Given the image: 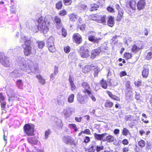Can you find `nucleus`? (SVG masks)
I'll list each match as a JSON object with an SVG mask.
<instances>
[{
	"instance_id": "c756f323",
	"label": "nucleus",
	"mask_w": 152,
	"mask_h": 152,
	"mask_svg": "<svg viewBox=\"0 0 152 152\" xmlns=\"http://www.w3.org/2000/svg\"><path fill=\"white\" fill-rule=\"evenodd\" d=\"M16 85L18 88L21 89H23V84L22 80H18L16 83Z\"/></svg>"
},
{
	"instance_id": "ea45409f",
	"label": "nucleus",
	"mask_w": 152,
	"mask_h": 152,
	"mask_svg": "<svg viewBox=\"0 0 152 152\" xmlns=\"http://www.w3.org/2000/svg\"><path fill=\"white\" fill-rule=\"evenodd\" d=\"M75 96L74 94H71L68 97V101L69 102L71 103L73 102L74 101Z\"/></svg>"
},
{
	"instance_id": "c9c22d12",
	"label": "nucleus",
	"mask_w": 152,
	"mask_h": 152,
	"mask_svg": "<svg viewBox=\"0 0 152 152\" xmlns=\"http://www.w3.org/2000/svg\"><path fill=\"white\" fill-rule=\"evenodd\" d=\"M123 57L126 60H127L131 58L132 57V54L130 53L126 52L124 53Z\"/></svg>"
},
{
	"instance_id": "7c9ffc66",
	"label": "nucleus",
	"mask_w": 152,
	"mask_h": 152,
	"mask_svg": "<svg viewBox=\"0 0 152 152\" xmlns=\"http://www.w3.org/2000/svg\"><path fill=\"white\" fill-rule=\"evenodd\" d=\"M136 2L134 0H132L130 1L129 5L133 10H136Z\"/></svg>"
},
{
	"instance_id": "2f4dec72",
	"label": "nucleus",
	"mask_w": 152,
	"mask_h": 152,
	"mask_svg": "<svg viewBox=\"0 0 152 152\" xmlns=\"http://www.w3.org/2000/svg\"><path fill=\"white\" fill-rule=\"evenodd\" d=\"M99 15L98 14H92L90 16V19L92 20L96 21L97 22V20L98 19Z\"/></svg>"
},
{
	"instance_id": "5701e85b",
	"label": "nucleus",
	"mask_w": 152,
	"mask_h": 152,
	"mask_svg": "<svg viewBox=\"0 0 152 152\" xmlns=\"http://www.w3.org/2000/svg\"><path fill=\"white\" fill-rule=\"evenodd\" d=\"M124 11H120L118 12V14L116 17V20L117 21H121L124 17Z\"/></svg>"
},
{
	"instance_id": "cd10ccee",
	"label": "nucleus",
	"mask_w": 152,
	"mask_h": 152,
	"mask_svg": "<svg viewBox=\"0 0 152 152\" xmlns=\"http://www.w3.org/2000/svg\"><path fill=\"white\" fill-rule=\"evenodd\" d=\"M54 38L53 37H50L47 40V44L48 46H50L51 45H54Z\"/></svg>"
},
{
	"instance_id": "7ed1b4c3",
	"label": "nucleus",
	"mask_w": 152,
	"mask_h": 152,
	"mask_svg": "<svg viewBox=\"0 0 152 152\" xmlns=\"http://www.w3.org/2000/svg\"><path fill=\"white\" fill-rule=\"evenodd\" d=\"M43 18L42 16L40 17L37 20L38 23L37 28L39 30L42 32L47 31L48 29V27L46 25V22L45 20H43Z\"/></svg>"
},
{
	"instance_id": "774afa93",
	"label": "nucleus",
	"mask_w": 152,
	"mask_h": 152,
	"mask_svg": "<svg viewBox=\"0 0 152 152\" xmlns=\"http://www.w3.org/2000/svg\"><path fill=\"white\" fill-rule=\"evenodd\" d=\"M85 25L84 24H82L80 26H79L78 28H79L81 30L83 31L85 29Z\"/></svg>"
},
{
	"instance_id": "bf43d9fd",
	"label": "nucleus",
	"mask_w": 152,
	"mask_h": 152,
	"mask_svg": "<svg viewBox=\"0 0 152 152\" xmlns=\"http://www.w3.org/2000/svg\"><path fill=\"white\" fill-rule=\"evenodd\" d=\"M5 98L2 93L0 92V102L4 101Z\"/></svg>"
},
{
	"instance_id": "37998d69",
	"label": "nucleus",
	"mask_w": 152,
	"mask_h": 152,
	"mask_svg": "<svg viewBox=\"0 0 152 152\" xmlns=\"http://www.w3.org/2000/svg\"><path fill=\"white\" fill-rule=\"evenodd\" d=\"M138 144L140 147L142 148L145 146V143L143 140H141L138 142Z\"/></svg>"
},
{
	"instance_id": "f704fd0d",
	"label": "nucleus",
	"mask_w": 152,
	"mask_h": 152,
	"mask_svg": "<svg viewBox=\"0 0 152 152\" xmlns=\"http://www.w3.org/2000/svg\"><path fill=\"white\" fill-rule=\"evenodd\" d=\"M68 58L71 60H74L76 59V55L75 53L74 52L70 53L68 56Z\"/></svg>"
},
{
	"instance_id": "9d476101",
	"label": "nucleus",
	"mask_w": 152,
	"mask_h": 152,
	"mask_svg": "<svg viewBox=\"0 0 152 152\" xmlns=\"http://www.w3.org/2000/svg\"><path fill=\"white\" fill-rule=\"evenodd\" d=\"M145 5L146 2L145 0H140L137 3V9L139 10H142L145 8Z\"/></svg>"
},
{
	"instance_id": "6e6d98bb",
	"label": "nucleus",
	"mask_w": 152,
	"mask_h": 152,
	"mask_svg": "<svg viewBox=\"0 0 152 152\" xmlns=\"http://www.w3.org/2000/svg\"><path fill=\"white\" fill-rule=\"evenodd\" d=\"M95 38L94 35H90L88 36V40L91 42H94Z\"/></svg>"
},
{
	"instance_id": "a18cd8bd",
	"label": "nucleus",
	"mask_w": 152,
	"mask_h": 152,
	"mask_svg": "<svg viewBox=\"0 0 152 152\" xmlns=\"http://www.w3.org/2000/svg\"><path fill=\"white\" fill-rule=\"evenodd\" d=\"M71 48L70 46L67 45L64 47V52L66 53H69L71 50Z\"/></svg>"
},
{
	"instance_id": "58836bf2",
	"label": "nucleus",
	"mask_w": 152,
	"mask_h": 152,
	"mask_svg": "<svg viewBox=\"0 0 152 152\" xmlns=\"http://www.w3.org/2000/svg\"><path fill=\"white\" fill-rule=\"evenodd\" d=\"M122 134L125 136H127L130 134V132L129 130L126 128H124L122 131Z\"/></svg>"
},
{
	"instance_id": "f3484780",
	"label": "nucleus",
	"mask_w": 152,
	"mask_h": 152,
	"mask_svg": "<svg viewBox=\"0 0 152 152\" xmlns=\"http://www.w3.org/2000/svg\"><path fill=\"white\" fill-rule=\"evenodd\" d=\"M106 92L108 95L109 97L112 99L118 101H120V97L113 94L111 91H106Z\"/></svg>"
},
{
	"instance_id": "3c124183",
	"label": "nucleus",
	"mask_w": 152,
	"mask_h": 152,
	"mask_svg": "<svg viewBox=\"0 0 152 152\" xmlns=\"http://www.w3.org/2000/svg\"><path fill=\"white\" fill-rule=\"evenodd\" d=\"M0 102L1 103V110H4L6 108V106L7 104L6 102L5 101H3Z\"/></svg>"
},
{
	"instance_id": "72a5a7b5",
	"label": "nucleus",
	"mask_w": 152,
	"mask_h": 152,
	"mask_svg": "<svg viewBox=\"0 0 152 152\" xmlns=\"http://www.w3.org/2000/svg\"><path fill=\"white\" fill-rule=\"evenodd\" d=\"M36 77L39 80V82L42 85L44 84L45 83V80L40 75H37Z\"/></svg>"
},
{
	"instance_id": "ddd939ff",
	"label": "nucleus",
	"mask_w": 152,
	"mask_h": 152,
	"mask_svg": "<svg viewBox=\"0 0 152 152\" xmlns=\"http://www.w3.org/2000/svg\"><path fill=\"white\" fill-rule=\"evenodd\" d=\"M107 24L109 26L113 27L115 25L114 17L112 15L108 16Z\"/></svg>"
},
{
	"instance_id": "0eeeda50",
	"label": "nucleus",
	"mask_w": 152,
	"mask_h": 152,
	"mask_svg": "<svg viewBox=\"0 0 152 152\" xmlns=\"http://www.w3.org/2000/svg\"><path fill=\"white\" fill-rule=\"evenodd\" d=\"M0 62L2 65L6 67H10L11 63L9 58L6 56L0 58Z\"/></svg>"
},
{
	"instance_id": "680f3d73",
	"label": "nucleus",
	"mask_w": 152,
	"mask_h": 152,
	"mask_svg": "<svg viewBox=\"0 0 152 152\" xmlns=\"http://www.w3.org/2000/svg\"><path fill=\"white\" fill-rule=\"evenodd\" d=\"M126 75L127 73L126 72L124 71H122L121 72L119 73V76L121 77Z\"/></svg>"
},
{
	"instance_id": "052dcab7",
	"label": "nucleus",
	"mask_w": 152,
	"mask_h": 152,
	"mask_svg": "<svg viewBox=\"0 0 152 152\" xmlns=\"http://www.w3.org/2000/svg\"><path fill=\"white\" fill-rule=\"evenodd\" d=\"M115 7L116 9L118 10V12L123 11V9L120 7V5L118 4H115Z\"/></svg>"
},
{
	"instance_id": "423d86ee",
	"label": "nucleus",
	"mask_w": 152,
	"mask_h": 152,
	"mask_svg": "<svg viewBox=\"0 0 152 152\" xmlns=\"http://www.w3.org/2000/svg\"><path fill=\"white\" fill-rule=\"evenodd\" d=\"M72 39L73 42L77 44H80L83 42L81 36L77 33L74 34L72 36Z\"/></svg>"
},
{
	"instance_id": "338daca9",
	"label": "nucleus",
	"mask_w": 152,
	"mask_h": 152,
	"mask_svg": "<svg viewBox=\"0 0 152 152\" xmlns=\"http://www.w3.org/2000/svg\"><path fill=\"white\" fill-rule=\"evenodd\" d=\"M130 150L128 147H124L122 149L123 152H128Z\"/></svg>"
},
{
	"instance_id": "39448f33",
	"label": "nucleus",
	"mask_w": 152,
	"mask_h": 152,
	"mask_svg": "<svg viewBox=\"0 0 152 152\" xmlns=\"http://www.w3.org/2000/svg\"><path fill=\"white\" fill-rule=\"evenodd\" d=\"M79 53L82 58H86L90 56V52L87 49H86L83 46H81L79 50Z\"/></svg>"
},
{
	"instance_id": "9b49d317",
	"label": "nucleus",
	"mask_w": 152,
	"mask_h": 152,
	"mask_svg": "<svg viewBox=\"0 0 152 152\" xmlns=\"http://www.w3.org/2000/svg\"><path fill=\"white\" fill-rule=\"evenodd\" d=\"M96 142L94 141H92L91 144L86 151L88 152H94L96 150Z\"/></svg>"
},
{
	"instance_id": "49530a36",
	"label": "nucleus",
	"mask_w": 152,
	"mask_h": 152,
	"mask_svg": "<svg viewBox=\"0 0 152 152\" xmlns=\"http://www.w3.org/2000/svg\"><path fill=\"white\" fill-rule=\"evenodd\" d=\"M69 127L70 128H73L74 131L75 132L77 131L78 129L76 125L74 124H69Z\"/></svg>"
},
{
	"instance_id": "864d4df0",
	"label": "nucleus",
	"mask_w": 152,
	"mask_h": 152,
	"mask_svg": "<svg viewBox=\"0 0 152 152\" xmlns=\"http://www.w3.org/2000/svg\"><path fill=\"white\" fill-rule=\"evenodd\" d=\"M122 144L124 145H128L129 144L128 140L126 139H124L122 141Z\"/></svg>"
},
{
	"instance_id": "13d9d810",
	"label": "nucleus",
	"mask_w": 152,
	"mask_h": 152,
	"mask_svg": "<svg viewBox=\"0 0 152 152\" xmlns=\"http://www.w3.org/2000/svg\"><path fill=\"white\" fill-rule=\"evenodd\" d=\"M83 133L88 135L91 134V132L89 129H86L83 131Z\"/></svg>"
},
{
	"instance_id": "bb28decb",
	"label": "nucleus",
	"mask_w": 152,
	"mask_h": 152,
	"mask_svg": "<svg viewBox=\"0 0 152 152\" xmlns=\"http://www.w3.org/2000/svg\"><path fill=\"white\" fill-rule=\"evenodd\" d=\"M114 138L113 136L111 135H109L106 137L105 141L107 142L110 143L113 142L114 141Z\"/></svg>"
},
{
	"instance_id": "e433bc0d",
	"label": "nucleus",
	"mask_w": 152,
	"mask_h": 152,
	"mask_svg": "<svg viewBox=\"0 0 152 152\" xmlns=\"http://www.w3.org/2000/svg\"><path fill=\"white\" fill-rule=\"evenodd\" d=\"M64 115L66 117L69 116L72 114V111L69 108L67 110H64Z\"/></svg>"
},
{
	"instance_id": "69168bd1",
	"label": "nucleus",
	"mask_w": 152,
	"mask_h": 152,
	"mask_svg": "<svg viewBox=\"0 0 152 152\" xmlns=\"http://www.w3.org/2000/svg\"><path fill=\"white\" fill-rule=\"evenodd\" d=\"M58 66H55L54 67V75H56L58 73Z\"/></svg>"
},
{
	"instance_id": "f03ea898",
	"label": "nucleus",
	"mask_w": 152,
	"mask_h": 152,
	"mask_svg": "<svg viewBox=\"0 0 152 152\" xmlns=\"http://www.w3.org/2000/svg\"><path fill=\"white\" fill-rule=\"evenodd\" d=\"M32 42L30 39L26 40L24 42V44L22 45L23 49V53L26 56H28L31 53V45Z\"/></svg>"
},
{
	"instance_id": "b1692460",
	"label": "nucleus",
	"mask_w": 152,
	"mask_h": 152,
	"mask_svg": "<svg viewBox=\"0 0 152 152\" xmlns=\"http://www.w3.org/2000/svg\"><path fill=\"white\" fill-rule=\"evenodd\" d=\"M114 105L113 103L109 100H107L104 103V106L106 108H111Z\"/></svg>"
},
{
	"instance_id": "a878e982",
	"label": "nucleus",
	"mask_w": 152,
	"mask_h": 152,
	"mask_svg": "<svg viewBox=\"0 0 152 152\" xmlns=\"http://www.w3.org/2000/svg\"><path fill=\"white\" fill-rule=\"evenodd\" d=\"M149 70L146 68H144L142 72V75L143 77L146 78L148 75Z\"/></svg>"
},
{
	"instance_id": "dca6fc26",
	"label": "nucleus",
	"mask_w": 152,
	"mask_h": 152,
	"mask_svg": "<svg viewBox=\"0 0 152 152\" xmlns=\"http://www.w3.org/2000/svg\"><path fill=\"white\" fill-rule=\"evenodd\" d=\"M87 97H86L85 95L82 96L80 94H78L77 97V100L81 104H85L86 102L85 98H87Z\"/></svg>"
},
{
	"instance_id": "4c0bfd02",
	"label": "nucleus",
	"mask_w": 152,
	"mask_h": 152,
	"mask_svg": "<svg viewBox=\"0 0 152 152\" xmlns=\"http://www.w3.org/2000/svg\"><path fill=\"white\" fill-rule=\"evenodd\" d=\"M58 14L61 16H64L67 15V12L66 10L63 9L60 11Z\"/></svg>"
},
{
	"instance_id": "4be33fe9",
	"label": "nucleus",
	"mask_w": 152,
	"mask_h": 152,
	"mask_svg": "<svg viewBox=\"0 0 152 152\" xmlns=\"http://www.w3.org/2000/svg\"><path fill=\"white\" fill-rule=\"evenodd\" d=\"M99 84L104 89H106L108 87V84L107 81L102 79L99 82Z\"/></svg>"
},
{
	"instance_id": "de8ad7c7",
	"label": "nucleus",
	"mask_w": 152,
	"mask_h": 152,
	"mask_svg": "<svg viewBox=\"0 0 152 152\" xmlns=\"http://www.w3.org/2000/svg\"><path fill=\"white\" fill-rule=\"evenodd\" d=\"M63 1L65 5H70L72 3V0H63Z\"/></svg>"
},
{
	"instance_id": "5fc2aeb1",
	"label": "nucleus",
	"mask_w": 152,
	"mask_h": 152,
	"mask_svg": "<svg viewBox=\"0 0 152 152\" xmlns=\"http://www.w3.org/2000/svg\"><path fill=\"white\" fill-rule=\"evenodd\" d=\"M90 141V138L88 136H86L83 142L86 143H88Z\"/></svg>"
},
{
	"instance_id": "a19ab883",
	"label": "nucleus",
	"mask_w": 152,
	"mask_h": 152,
	"mask_svg": "<svg viewBox=\"0 0 152 152\" xmlns=\"http://www.w3.org/2000/svg\"><path fill=\"white\" fill-rule=\"evenodd\" d=\"M107 11L110 13H113L115 12L114 8L113 7V6L111 5H109L106 8Z\"/></svg>"
},
{
	"instance_id": "6e6552de",
	"label": "nucleus",
	"mask_w": 152,
	"mask_h": 152,
	"mask_svg": "<svg viewBox=\"0 0 152 152\" xmlns=\"http://www.w3.org/2000/svg\"><path fill=\"white\" fill-rule=\"evenodd\" d=\"M97 68L96 65H94L93 64L87 65L82 68V71L83 72L87 73L90 71L95 69Z\"/></svg>"
},
{
	"instance_id": "20e7f679",
	"label": "nucleus",
	"mask_w": 152,
	"mask_h": 152,
	"mask_svg": "<svg viewBox=\"0 0 152 152\" xmlns=\"http://www.w3.org/2000/svg\"><path fill=\"white\" fill-rule=\"evenodd\" d=\"M81 86L84 88L83 92L85 94L86 97L87 96L86 94L90 96L92 94V91L90 85L88 82H83L81 84Z\"/></svg>"
},
{
	"instance_id": "412c9836",
	"label": "nucleus",
	"mask_w": 152,
	"mask_h": 152,
	"mask_svg": "<svg viewBox=\"0 0 152 152\" xmlns=\"http://www.w3.org/2000/svg\"><path fill=\"white\" fill-rule=\"evenodd\" d=\"M69 20L71 21L75 22L77 19V15L74 13H72L68 15Z\"/></svg>"
},
{
	"instance_id": "393cba45",
	"label": "nucleus",
	"mask_w": 152,
	"mask_h": 152,
	"mask_svg": "<svg viewBox=\"0 0 152 152\" xmlns=\"http://www.w3.org/2000/svg\"><path fill=\"white\" fill-rule=\"evenodd\" d=\"M99 6L96 3H94L90 5V11L91 12L96 11L99 8Z\"/></svg>"
},
{
	"instance_id": "a211bd4d",
	"label": "nucleus",
	"mask_w": 152,
	"mask_h": 152,
	"mask_svg": "<svg viewBox=\"0 0 152 152\" xmlns=\"http://www.w3.org/2000/svg\"><path fill=\"white\" fill-rule=\"evenodd\" d=\"M28 142L32 145H37L38 140L35 137H28L27 139Z\"/></svg>"
},
{
	"instance_id": "f257e3e1",
	"label": "nucleus",
	"mask_w": 152,
	"mask_h": 152,
	"mask_svg": "<svg viewBox=\"0 0 152 152\" xmlns=\"http://www.w3.org/2000/svg\"><path fill=\"white\" fill-rule=\"evenodd\" d=\"M24 133L28 136H34L35 135V125L32 124H26L23 127Z\"/></svg>"
},
{
	"instance_id": "1a4fd4ad",
	"label": "nucleus",
	"mask_w": 152,
	"mask_h": 152,
	"mask_svg": "<svg viewBox=\"0 0 152 152\" xmlns=\"http://www.w3.org/2000/svg\"><path fill=\"white\" fill-rule=\"evenodd\" d=\"M54 23L56 24V28L58 29L60 28L62 26L61 18L58 16H56L54 18Z\"/></svg>"
},
{
	"instance_id": "4d7b16f0",
	"label": "nucleus",
	"mask_w": 152,
	"mask_h": 152,
	"mask_svg": "<svg viewBox=\"0 0 152 152\" xmlns=\"http://www.w3.org/2000/svg\"><path fill=\"white\" fill-rule=\"evenodd\" d=\"M141 80H139L134 82L135 85L137 86H141Z\"/></svg>"
},
{
	"instance_id": "2eb2a0df",
	"label": "nucleus",
	"mask_w": 152,
	"mask_h": 152,
	"mask_svg": "<svg viewBox=\"0 0 152 152\" xmlns=\"http://www.w3.org/2000/svg\"><path fill=\"white\" fill-rule=\"evenodd\" d=\"M97 23L105 25L106 23V16L105 15H99Z\"/></svg>"
},
{
	"instance_id": "0e129e2a",
	"label": "nucleus",
	"mask_w": 152,
	"mask_h": 152,
	"mask_svg": "<svg viewBox=\"0 0 152 152\" xmlns=\"http://www.w3.org/2000/svg\"><path fill=\"white\" fill-rule=\"evenodd\" d=\"M14 6H12L11 7L10 9L11 12L12 13H14L16 11V9L15 7H14Z\"/></svg>"
},
{
	"instance_id": "aec40b11",
	"label": "nucleus",
	"mask_w": 152,
	"mask_h": 152,
	"mask_svg": "<svg viewBox=\"0 0 152 152\" xmlns=\"http://www.w3.org/2000/svg\"><path fill=\"white\" fill-rule=\"evenodd\" d=\"M107 134V133H103L101 134H97L96 133H94V136L96 140H101L103 139V137Z\"/></svg>"
},
{
	"instance_id": "6ab92c4d",
	"label": "nucleus",
	"mask_w": 152,
	"mask_h": 152,
	"mask_svg": "<svg viewBox=\"0 0 152 152\" xmlns=\"http://www.w3.org/2000/svg\"><path fill=\"white\" fill-rule=\"evenodd\" d=\"M141 49V46L137 45V44H134L132 47L131 51L132 52L135 53L138 52Z\"/></svg>"
},
{
	"instance_id": "09e8293b",
	"label": "nucleus",
	"mask_w": 152,
	"mask_h": 152,
	"mask_svg": "<svg viewBox=\"0 0 152 152\" xmlns=\"http://www.w3.org/2000/svg\"><path fill=\"white\" fill-rule=\"evenodd\" d=\"M133 117L131 115H127L125 116V120L126 121H132Z\"/></svg>"
},
{
	"instance_id": "603ef678",
	"label": "nucleus",
	"mask_w": 152,
	"mask_h": 152,
	"mask_svg": "<svg viewBox=\"0 0 152 152\" xmlns=\"http://www.w3.org/2000/svg\"><path fill=\"white\" fill-rule=\"evenodd\" d=\"M61 31L62 35L64 37H65L67 35V33L66 30L65 28H62Z\"/></svg>"
},
{
	"instance_id": "8fccbe9b",
	"label": "nucleus",
	"mask_w": 152,
	"mask_h": 152,
	"mask_svg": "<svg viewBox=\"0 0 152 152\" xmlns=\"http://www.w3.org/2000/svg\"><path fill=\"white\" fill-rule=\"evenodd\" d=\"M49 50L51 52L53 53L56 50L55 48L54 47V45H51L50 46L48 47Z\"/></svg>"
},
{
	"instance_id": "c85d7f7f",
	"label": "nucleus",
	"mask_w": 152,
	"mask_h": 152,
	"mask_svg": "<svg viewBox=\"0 0 152 152\" xmlns=\"http://www.w3.org/2000/svg\"><path fill=\"white\" fill-rule=\"evenodd\" d=\"M63 5L61 0L57 1L56 4L55 8L56 9L59 10L61 9Z\"/></svg>"
},
{
	"instance_id": "473e14b6",
	"label": "nucleus",
	"mask_w": 152,
	"mask_h": 152,
	"mask_svg": "<svg viewBox=\"0 0 152 152\" xmlns=\"http://www.w3.org/2000/svg\"><path fill=\"white\" fill-rule=\"evenodd\" d=\"M37 43L38 48L40 49L42 48L45 45V42L44 41H38Z\"/></svg>"
},
{
	"instance_id": "c03bdc74",
	"label": "nucleus",
	"mask_w": 152,
	"mask_h": 152,
	"mask_svg": "<svg viewBox=\"0 0 152 152\" xmlns=\"http://www.w3.org/2000/svg\"><path fill=\"white\" fill-rule=\"evenodd\" d=\"M145 59L147 60H149L152 58V50L151 51L148 52L145 57Z\"/></svg>"
},
{
	"instance_id": "f8f14e48",
	"label": "nucleus",
	"mask_w": 152,
	"mask_h": 152,
	"mask_svg": "<svg viewBox=\"0 0 152 152\" xmlns=\"http://www.w3.org/2000/svg\"><path fill=\"white\" fill-rule=\"evenodd\" d=\"M101 51L100 47H98L93 50L91 54V58L92 59L96 57L98 55Z\"/></svg>"
},
{
	"instance_id": "e2e57ef3",
	"label": "nucleus",
	"mask_w": 152,
	"mask_h": 152,
	"mask_svg": "<svg viewBox=\"0 0 152 152\" xmlns=\"http://www.w3.org/2000/svg\"><path fill=\"white\" fill-rule=\"evenodd\" d=\"M82 118H83L82 117H76L75 118V121L77 122H80L82 121Z\"/></svg>"
},
{
	"instance_id": "4468645a",
	"label": "nucleus",
	"mask_w": 152,
	"mask_h": 152,
	"mask_svg": "<svg viewBox=\"0 0 152 152\" xmlns=\"http://www.w3.org/2000/svg\"><path fill=\"white\" fill-rule=\"evenodd\" d=\"M63 141L67 144H72L74 143V140L69 136H64L62 138Z\"/></svg>"
},
{
	"instance_id": "79ce46f5",
	"label": "nucleus",
	"mask_w": 152,
	"mask_h": 152,
	"mask_svg": "<svg viewBox=\"0 0 152 152\" xmlns=\"http://www.w3.org/2000/svg\"><path fill=\"white\" fill-rule=\"evenodd\" d=\"M104 149V147L103 145L99 146L97 145V143L96 142V150L97 152H99L100 151Z\"/></svg>"
}]
</instances>
